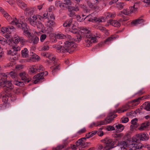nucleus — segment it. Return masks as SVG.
<instances>
[{
    "mask_svg": "<svg viewBox=\"0 0 150 150\" xmlns=\"http://www.w3.org/2000/svg\"><path fill=\"white\" fill-rule=\"evenodd\" d=\"M76 47L77 46L74 42L69 40L65 42L63 46L57 45L56 48L58 52H69V53H71Z\"/></svg>",
    "mask_w": 150,
    "mask_h": 150,
    "instance_id": "f257e3e1",
    "label": "nucleus"
},
{
    "mask_svg": "<svg viewBox=\"0 0 150 150\" xmlns=\"http://www.w3.org/2000/svg\"><path fill=\"white\" fill-rule=\"evenodd\" d=\"M81 33H83L85 39L86 44L85 46L87 47H89L91 46L92 43L97 42V39L95 37H92L90 31L86 28H83L81 31Z\"/></svg>",
    "mask_w": 150,
    "mask_h": 150,
    "instance_id": "f03ea898",
    "label": "nucleus"
},
{
    "mask_svg": "<svg viewBox=\"0 0 150 150\" xmlns=\"http://www.w3.org/2000/svg\"><path fill=\"white\" fill-rule=\"evenodd\" d=\"M81 33H83L85 39L86 44L85 46L87 47H89L91 46L92 43L97 42V39L95 37H92L90 31L86 28H83L81 31Z\"/></svg>",
    "mask_w": 150,
    "mask_h": 150,
    "instance_id": "7ed1b4c3",
    "label": "nucleus"
},
{
    "mask_svg": "<svg viewBox=\"0 0 150 150\" xmlns=\"http://www.w3.org/2000/svg\"><path fill=\"white\" fill-rule=\"evenodd\" d=\"M10 23L12 25H15L18 28H21L23 31V34L27 37H29L31 34L29 32V28L28 26H27V24L23 21L19 22V20L15 18L13 21H11Z\"/></svg>",
    "mask_w": 150,
    "mask_h": 150,
    "instance_id": "20e7f679",
    "label": "nucleus"
},
{
    "mask_svg": "<svg viewBox=\"0 0 150 150\" xmlns=\"http://www.w3.org/2000/svg\"><path fill=\"white\" fill-rule=\"evenodd\" d=\"M28 20L30 25L35 27L36 26L38 28L41 29L44 26L41 22V20L39 15H34L31 16L28 18Z\"/></svg>",
    "mask_w": 150,
    "mask_h": 150,
    "instance_id": "39448f33",
    "label": "nucleus"
},
{
    "mask_svg": "<svg viewBox=\"0 0 150 150\" xmlns=\"http://www.w3.org/2000/svg\"><path fill=\"white\" fill-rule=\"evenodd\" d=\"M13 87L12 88L8 89V88H10V86L7 87V88H5V86H4L3 89L4 92H1L0 94V97H2V100L4 102H6L9 98H10L11 100H14L16 99V97L12 95L10 93V91L13 89Z\"/></svg>",
    "mask_w": 150,
    "mask_h": 150,
    "instance_id": "423d86ee",
    "label": "nucleus"
},
{
    "mask_svg": "<svg viewBox=\"0 0 150 150\" xmlns=\"http://www.w3.org/2000/svg\"><path fill=\"white\" fill-rule=\"evenodd\" d=\"M101 142L105 144L104 150H109L114 147L115 142L111 139L106 137L101 140Z\"/></svg>",
    "mask_w": 150,
    "mask_h": 150,
    "instance_id": "0eeeda50",
    "label": "nucleus"
},
{
    "mask_svg": "<svg viewBox=\"0 0 150 150\" xmlns=\"http://www.w3.org/2000/svg\"><path fill=\"white\" fill-rule=\"evenodd\" d=\"M7 76L4 74H0V83L1 85H4L5 88L10 86V88L8 89H11L13 87V84L11 81H6Z\"/></svg>",
    "mask_w": 150,
    "mask_h": 150,
    "instance_id": "6e6552de",
    "label": "nucleus"
},
{
    "mask_svg": "<svg viewBox=\"0 0 150 150\" xmlns=\"http://www.w3.org/2000/svg\"><path fill=\"white\" fill-rule=\"evenodd\" d=\"M44 68L42 65H33L30 67L29 69L30 73L36 74L38 72H40V70L43 71Z\"/></svg>",
    "mask_w": 150,
    "mask_h": 150,
    "instance_id": "1a4fd4ad",
    "label": "nucleus"
},
{
    "mask_svg": "<svg viewBox=\"0 0 150 150\" xmlns=\"http://www.w3.org/2000/svg\"><path fill=\"white\" fill-rule=\"evenodd\" d=\"M45 73L44 72H41L40 73L37 74L35 76L33 77V78L35 79L34 81V83L35 84L37 83L38 82H42L44 80V77L43 75Z\"/></svg>",
    "mask_w": 150,
    "mask_h": 150,
    "instance_id": "9d476101",
    "label": "nucleus"
},
{
    "mask_svg": "<svg viewBox=\"0 0 150 150\" xmlns=\"http://www.w3.org/2000/svg\"><path fill=\"white\" fill-rule=\"evenodd\" d=\"M28 42L30 43H33V44L38 43L39 39L35 35L31 34L29 37H28Z\"/></svg>",
    "mask_w": 150,
    "mask_h": 150,
    "instance_id": "9b49d317",
    "label": "nucleus"
},
{
    "mask_svg": "<svg viewBox=\"0 0 150 150\" xmlns=\"http://www.w3.org/2000/svg\"><path fill=\"white\" fill-rule=\"evenodd\" d=\"M19 76L22 80L24 82L28 83L30 81L31 79L28 77V75L24 72H21L19 74Z\"/></svg>",
    "mask_w": 150,
    "mask_h": 150,
    "instance_id": "f8f14e48",
    "label": "nucleus"
},
{
    "mask_svg": "<svg viewBox=\"0 0 150 150\" xmlns=\"http://www.w3.org/2000/svg\"><path fill=\"white\" fill-rule=\"evenodd\" d=\"M130 13V11H128V10L126 9H124L123 11L121 12L120 16L122 17V18L120 19L119 21L120 22H122L123 21H127L128 20V18L127 17H123V14H124L126 15H129Z\"/></svg>",
    "mask_w": 150,
    "mask_h": 150,
    "instance_id": "ddd939ff",
    "label": "nucleus"
},
{
    "mask_svg": "<svg viewBox=\"0 0 150 150\" xmlns=\"http://www.w3.org/2000/svg\"><path fill=\"white\" fill-rule=\"evenodd\" d=\"M115 110L112 112H110L109 113V116H108L105 119L106 120L107 124L110 123L116 117L117 115L116 114H115L114 113Z\"/></svg>",
    "mask_w": 150,
    "mask_h": 150,
    "instance_id": "4468645a",
    "label": "nucleus"
},
{
    "mask_svg": "<svg viewBox=\"0 0 150 150\" xmlns=\"http://www.w3.org/2000/svg\"><path fill=\"white\" fill-rule=\"evenodd\" d=\"M20 50V48L19 47H12L11 50L8 51V54L9 55L14 56L17 54V52Z\"/></svg>",
    "mask_w": 150,
    "mask_h": 150,
    "instance_id": "2eb2a0df",
    "label": "nucleus"
},
{
    "mask_svg": "<svg viewBox=\"0 0 150 150\" xmlns=\"http://www.w3.org/2000/svg\"><path fill=\"white\" fill-rule=\"evenodd\" d=\"M30 60L33 62L35 61L36 60L38 61L40 59V57L39 56L36 54L32 52H30Z\"/></svg>",
    "mask_w": 150,
    "mask_h": 150,
    "instance_id": "dca6fc26",
    "label": "nucleus"
},
{
    "mask_svg": "<svg viewBox=\"0 0 150 150\" xmlns=\"http://www.w3.org/2000/svg\"><path fill=\"white\" fill-rule=\"evenodd\" d=\"M13 42L15 44L18 43L19 42H21V43L23 44L26 42L24 38L21 37H19L17 36V37H15L13 40Z\"/></svg>",
    "mask_w": 150,
    "mask_h": 150,
    "instance_id": "f3484780",
    "label": "nucleus"
},
{
    "mask_svg": "<svg viewBox=\"0 0 150 150\" xmlns=\"http://www.w3.org/2000/svg\"><path fill=\"white\" fill-rule=\"evenodd\" d=\"M87 4L89 7L92 9H98V4L95 2L92 3L90 1H88L87 2Z\"/></svg>",
    "mask_w": 150,
    "mask_h": 150,
    "instance_id": "a211bd4d",
    "label": "nucleus"
},
{
    "mask_svg": "<svg viewBox=\"0 0 150 150\" xmlns=\"http://www.w3.org/2000/svg\"><path fill=\"white\" fill-rule=\"evenodd\" d=\"M150 125V122L149 121L142 123L141 126L138 128V129L140 131L145 130Z\"/></svg>",
    "mask_w": 150,
    "mask_h": 150,
    "instance_id": "6ab92c4d",
    "label": "nucleus"
},
{
    "mask_svg": "<svg viewBox=\"0 0 150 150\" xmlns=\"http://www.w3.org/2000/svg\"><path fill=\"white\" fill-rule=\"evenodd\" d=\"M127 146V142L125 141H119L118 142L117 146H119L122 149L124 150L126 149Z\"/></svg>",
    "mask_w": 150,
    "mask_h": 150,
    "instance_id": "aec40b11",
    "label": "nucleus"
},
{
    "mask_svg": "<svg viewBox=\"0 0 150 150\" xmlns=\"http://www.w3.org/2000/svg\"><path fill=\"white\" fill-rule=\"evenodd\" d=\"M16 2L17 5L22 9H25L27 5L22 0H16Z\"/></svg>",
    "mask_w": 150,
    "mask_h": 150,
    "instance_id": "412c9836",
    "label": "nucleus"
},
{
    "mask_svg": "<svg viewBox=\"0 0 150 150\" xmlns=\"http://www.w3.org/2000/svg\"><path fill=\"white\" fill-rule=\"evenodd\" d=\"M139 138L141 141H147L149 139V136L147 134L143 133L139 134Z\"/></svg>",
    "mask_w": 150,
    "mask_h": 150,
    "instance_id": "4be33fe9",
    "label": "nucleus"
},
{
    "mask_svg": "<svg viewBox=\"0 0 150 150\" xmlns=\"http://www.w3.org/2000/svg\"><path fill=\"white\" fill-rule=\"evenodd\" d=\"M109 23L112 26L116 27H120V23L117 21L110 19L109 21Z\"/></svg>",
    "mask_w": 150,
    "mask_h": 150,
    "instance_id": "5701e85b",
    "label": "nucleus"
},
{
    "mask_svg": "<svg viewBox=\"0 0 150 150\" xmlns=\"http://www.w3.org/2000/svg\"><path fill=\"white\" fill-rule=\"evenodd\" d=\"M129 106L127 105H126L123 107L122 108L119 109L118 110H116V111H115V112H118L119 113L124 112L127 110L129 108Z\"/></svg>",
    "mask_w": 150,
    "mask_h": 150,
    "instance_id": "b1692460",
    "label": "nucleus"
},
{
    "mask_svg": "<svg viewBox=\"0 0 150 150\" xmlns=\"http://www.w3.org/2000/svg\"><path fill=\"white\" fill-rule=\"evenodd\" d=\"M8 41L0 36V43L1 44L4 46H7L9 44L8 43Z\"/></svg>",
    "mask_w": 150,
    "mask_h": 150,
    "instance_id": "393cba45",
    "label": "nucleus"
},
{
    "mask_svg": "<svg viewBox=\"0 0 150 150\" xmlns=\"http://www.w3.org/2000/svg\"><path fill=\"white\" fill-rule=\"evenodd\" d=\"M1 13L7 21H10L12 19L11 17L6 12L4 11V10H2Z\"/></svg>",
    "mask_w": 150,
    "mask_h": 150,
    "instance_id": "a878e982",
    "label": "nucleus"
},
{
    "mask_svg": "<svg viewBox=\"0 0 150 150\" xmlns=\"http://www.w3.org/2000/svg\"><path fill=\"white\" fill-rule=\"evenodd\" d=\"M113 126L116 128V130L119 132L122 131L124 129V126L121 124H114Z\"/></svg>",
    "mask_w": 150,
    "mask_h": 150,
    "instance_id": "bb28decb",
    "label": "nucleus"
},
{
    "mask_svg": "<svg viewBox=\"0 0 150 150\" xmlns=\"http://www.w3.org/2000/svg\"><path fill=\"white\" fill-rule=\"evenodd\" d=\"M139 7V4L138 3H135L134 6H132L130 9V13L135 12Z\"/></svg>",
    "mask_w": 150,
    "mask_h": 150,
    "instance_id": "cd10ccee",
    "label": "nucleus"
},
{
    "mask_svg": "<svg viewBox=\"0 0 150 150\" xmlns=\"http://www.w3.org/2000/svg\"><path fill=\"white\" fill-rule=\"evenodd\" d=\"M144 20L143 19L139 18L134 21H133L131 22L132 24H134V25L142 23L144 22Z\"/></svg>",
    "mask_w": 150,
    "mask_h": 150,
    "instance_id": "c85d7f7f",
    "label": "nucleus"
},
{
    "mask_svg": "<svg viewBox=\"0 0 150 150\" xmlns=\"http://www.w3.org/2000/svg\"><path fill=\"white\" fill-rule=\"evenodd\" d=\"M78 5H79V4H77L75 5V6H68V10H70L72 11H79V9L78 7Z\"/></svg>",
    "mask_w": 150,
    "mask_h": 150,
    "instance_id": "c756f323",
    "label": "nucleus"
},
{
    "mask_svg": "<svg viewBox=\"0 0 150 150\" xmlns=\"http://www.w3.org/2000/svg\"><path fill=\"white\" fill-rule=\"evenodd\" d=\"M28 49L25 48L21 51V54L23 57L26 58L28 56Z\"/></svg>",
    "mask_w": 150,
    "mask_h": 150,
    "instance_id": "7c9ffc66",
    "label": "nucleus"
},
{
    "mask_svg": "<svg viewBox=\"0 0 150 150\" xmlns=\"http://www.w3.org/2000/svg\"><path fill=\"white\" fill-rule=\"evenodd\" d=\"M138 120L137 118H135L132 120L131 121V123L132 125L130 126V127L134 126L135 128H137L139 126V124L137 123Z\"/></svg>",
    "mask_w": 150,
    "mask_h": 150,
    "instance_id": "2f4dec72",
    "label": "nucleus"
},
{
    "mask_svg": "<svg viewBox=\"0 0 150 150\" xmlns=\"http://www.w3.org/2000/svg\"><path fill=\"white\" fill-rule=\"evenodd\" d=\"M142 107L146 110L150 111V102H146L144 103L143 104Z\"/></svg>",
    "mask_w": 150,
    "mask_h": 150,
    "instance_id": "473e14b6",
    "label": "nucleus"
},
{
    "mask_svg": "<svg viewBox=\"0 0 150 150\" xmlns=\"http://www.w3.org/2000/svg\"><path fill=\"white\" fill-rule=\"evenodd\" d=\"M133 142L137 143H139L140 141L139 138V134H136L132 138Z\"/></svg>",
    "mask_w": 150,
    "mask_h": 150,
    "instance_id": "72a5a7b5",
    "label": "nucleus"
},
{
    "mask_svg": "<svg viewBox=\"0 0 150 150\" xmlns=\"http://www.w3.org/2000/svg\"><path fill=\"white\" fill-rule=\"evenodd\" d=\"M72 21L71 20H68L66 21L64 23L63 26L64 27H70L72 25Z\"/></svg>",
    "mask_w": 150,
    "mask_h": 150,
    "instance_id": "f704fd0d",
    "label": "nucleus"
},
{
    "mask_svg": "<svg viewBox=\"0 0 150 150\" xmlns=\"http://www.w3.org/2000/svg\"><path fill=\"white\" fill-rule=\"evenodd\" d=\"M106 18H113L116 16V14L115 13H107L105 15Z\"/></svg>",
    "mask_w": 150,
    "mask_h": 150,
    "instance_id": "c9c22d12",
    "label": "nucleus"
},
{
    "mask_svg": "<svg viewBox=\"0 0 150 150\" xmlns=\"http://www.w3.org/2000/svg\"><path fill=\"white\" fill-rule=\"evenodd\" d=\"M124 6V4L123 2H118L116 4V6L119 10H121L123 8Z\"/></svg>",
    "mask_w": 150,
    "mask_h": 150,
    "instance_id": "e433bc0d",
    "label": "nucleus"
},
{
    "mask_svg": "<svg viewBox=\"0 0 150 150\" xmlns=\"http://www.w3.org/2000/svg\"><path fill=\"white\" fill-rule=\"evenodd\" d=\"M47 58H48V59L51 61H54V63L55 62L56 60L57 59L53 55L51 54L50 53H49L48 57H47Z\"/></svg>",
    "mask_w": 150,
    "mask_h": 150,
    "instance_id": "4c0bfd02",
    "label": "nucleus"
},
{
    "mask_svg": "<svg viewBox=\"0 0 150 150\" xmlns=\"http://www.w3.org/2000/svg\"><path fill=\"white\" fill-rule=\"evenodd\" d=\"M106 122V120H103L98 121L96 122V126H98L99 125H107V123Z\"/></svg>",
    "mask_w": 150,
    "mask_h": 150,
    "instance_id": "58836bf2",
    "label": "nucleus"
},
{
    "mask_svg": "<svg viewBox=\"0 0 150 150\" xmlns=\"http://www.w3.org/2000/svg\"><path fill=\"white\" fill-rule=\"evenodd\" d=\"M81 36L79 34L76 35V37L75 38L74 40L75 41L79 42L81 40Z\"/></svg>",
    "mask_w": 150,
    "mask_h": 150,
    "instance_id": "ea45409f",
    "label": "nucleus"
},
{
    "mask_svg": "<svg viewBox=\"0 0 150 150\" xmlns=\"http://www.w3.org/2000/svg\"><path fill=\"white\" fill-rule=\"evenodd\" d=\"M48 25H49V26L52 27L54 26L55 24V22L53 20H48Z\"/></svg>",
    "mask_w": 150,
    "mask_h": 150,
    "instance_id": "a19ab883",
    "label": "nucleus"
},
{
    "mask_svg": "<svg viewBox=\"0 0 150 150\" xmlns=\"http://www.w3.org/2000/svg\"><path fill=\"white\" fill-rule=\"evenodd\" d=\"M13 83L15 85L20 86H22L24 85L23 82L18 81H14Z\"/></svg>",
    "mask_w": 150,
    "mask_h": 150,
    "instance_id": "79ce46f5",
    "label": "nucleus"
},
{
    "mask_svg": "<svg viewBox=\"0 0 150 150\" xmlns=\"http://www.w3.org/2000/svg\"><path fill=\"white\" fill-rule=\"evenodd\" d=\"M4 58V54L2 49L0 47V61H1Z\"/></svg>",
    "mask_w": 150,
    "mask_h": 150,
    "instance_id": "37998d69",
    "label": "nucleus"
},
{
    "mask_svg": "<svg viewBox=\"0 0 150 150\" xmlns=\"http://www.w3.org/2000/svg\"><path fill=\"white\" fill-rule=\"evenodd\" d=\"M77 143H79V144H80L81 145V148H83L85 146L83 144L84 143V142L83 140H82L81 139H80L78 140L77 141Z\"/></svg>",
    "mask_w": 150,
    "mask_h": 150,
    "instance_id": "c03bdc74",
    "label": "nucleus"
},
{
    "mask_svg": "<svg viewBox=\"0 0 150 150\" xmlns=\"http://www.w3.org/2000/svg\"><path fill=\"white\" fill-rule=\"evenodd\" d=\"M64 147V145L62 144L57 146L55 148H53L52 150H61Z\"/></svg>",
    "mask_w": 150,
    "mask_h": 150,
    "instance_id": "a18cd8bd",
    "label": "nucleus"
},
{
    "mask_svg": "<svg viewBox=\"0 0 150 150\" xmlns=\"http://www.w3.org/2000/svg\"><path fill=\"white\" fill-rule=\"evenodd\" d=\"M9 75L13 79H15L17 77V74L14 71H11L9 74Z\"/></svg>",
    "mask_w": 150,
    "mask_h": 150,
    "instance_id": "49530a36",
    "label": "nucleus"
},
{
    "mask_svg": "<svg viewBox=\"0 0 150 150\" xmlns=\"http://www.w3.org/2000/svg\"><path fill=\"white\" fill-rule=\"evenodd\" d=\"M116 37L114 36H112L110 37H108L105 40V42H107L111 41L116 38Z\"/></svg>",
    "mask_w": 150,
    "mask_h": 150,
    "instance_id": "de8ad7c7",
    "label": "nucleus"
},
{
    "mask_svg": "<svg viewBox=\"0 0 150 150\" xmlns=\"http://www.w3.org/2000/svg\"><path fill=\"white\" fill-rule=\"evenodd\" d=\"M94 21H98L99 22H103L104 21V20H103V17H101V18L100 19L97 18L96 17H95L94 18Z\"/></svg>",
    "mask_w": 150,
    "mask_h": 150,
    "instance_id": "09e8293b",
    "label": "nucleus"
},
{
    "mask_svg": "<svg viewBox=\"0 0 150 150\" xmlns=\"http://www.w3.org/2000/svg\"><path fill=\"white\" fill-rule=\"evenodd\" d=\"M65 35H64L63 34H57L56 37L57 38L59 39H62L65 38Z\"/></svg>",
    "mask_w": 150,
    "mask_h": 150,
    "instance_id": "8fccbe9b",
    "label": "nucleus"
},
{
    "mask_svg": "<svg viewBox=\"0 0 150 150\" xmlns=\"http://www.w3.org/2000/svg\"><path fill=\"white\" fill-rule=\"evenodd\" d=\"M85 19H87V21L90 22H93V21H94V18H91V15H89V16H87L85 18Z\"/></svg>",
    "mask_w": 150,
    "mask_h": 150,
    "instance_id": "3c124183",
    "label": "nucleus"
},
{
    "mask_svg": "<svg viewBox=\"0 0 150 150\" xmlns=\"http://www.w3.org/2000/svg\"><path fill=\"white\" fill-rule=\"evenodd\" d=\"M143 96L139 97L133 100V102L134 103L139 102L141 100L144 99Z\"/></svg>",
    "mask_w": 150,
    "mask_h": 150,
    "instance_id": "603ef678",
    "label": "nucleus"
},
{
    "mask_svg": "<svg viewBox=\"0 0 150 150\" xmlns=\"http://www.w3.org/2000/svg\"><path fill=\"white\" fill-rule=\"evenodd\" d=\"M60 67L59 65L56 66L54 67L53 68L52 70V71L53 73L59 70L60 69Z\"/></svg>",
    "mask_w": 150,
    "mask_h": 150,
    "instance_id": "864d4df0",
    "label": "nucleus"
},
{
    "mask_svg": "<svg viewBox=\"0 0 150 150\" xmlns=\"http://www.w3.org/2000/svg\"><path fill=\"white\" fill-rule=\"evenodd\" d=\"M69 13L68 15L71 17H73L75 14V13L74 12L70 10H68Z\"/></svg>",
    "mask_w": 150,
    "mask_h": 150,
    "instance_id": "5fc2aeb1",
    "label": "nucleus"
},
{
    "mask_svg": "<svg viewBox=\"0 0 150 150\" xmlns=\"http://www.w3.org/2000/svg\"><path fill=\"white\" fill-rule=\"evenodd\" d=\"M47 37V35L45 34L42 35L40 37V40L41 42H43Z\"/></svg>",
    "mask_w": 150,
    "mask_h": 150,
    "instance_id": "6e6d98bb",
    "label": "nucleus"
},
{
    "mask_svg": "<svg viewBox=\"0 0 150 150\" xmlns=\"http://www.w3.org/2000/svg\"><path fill=\"white\" fill-rule=\"evenodd\" d=\"M86 130L85 128H84L80 130H79L78 132V133L80 134H81L82 133H84L86 131Z\"/></svg>",
    "mask_w": 150,
    "mask_h": 150,
    "instance_id": "4d7b16f0",
    "label": "nucleus"
},
{
    "mask_svg": "<svg viewBox=\"0 0 150 150\" xmlns=\"http://www.w3.org/2000/svg\"><path fill=\"white\" fill-rule=\"evenodd\" d=\"M97 133L99 136L100 137L103 136L104 134V133L103 131L100 130H99L97 131Z\"/></svg>",
    "mask_w": 150,
    "mask_h": 150,
    "instance_id": "13d9d810",
    "label": "nucleus"
},
{
    "mask_svg": "<svg viewBox=\"0 0 150 150\" xmlns=\"http://www.w3.org/2000/svg\"><path fill=\"white\" fill-rule=\"evenodd\" d=\"M122 123H125L128 121L129 119L128 117L123 118L121 119Z\"/></svg>",
    "mask_w": 150,
    "mask_h": 150,
    "instance_id": "bf43d9fd",
    "label": "nucleus"
},
{
    "mask_svg": "<svg viewBox=\"0 0 150 150\" xmlns=\"http://www.w3.org/2000/svg\"><path fill=\"white\" fill-rule=\"evenodd\" d=\"M107 129L108 131L113 130H115V128L114 127H113L112 126H107Z\"/></svg>",
    "mask_w": 150,
    "mask_h": 150,
    "instance_id": "052dcab7",
    "label": "nucleus"
},
{
    "mask_svg": "<svg viewBox=\"0 0 150 150\" xmlns=\"http://www.w3.org/2000/svg\"><path fill=\"white\" fill-rule=\"evenodd\" d=\"M136 145H137V143L132 144L131 145V147L132 150H136L137 149V148H136Z\"/></svg>",
    "mask_w": 150,
    "mask_h": 150,
    "instance_id": "680f3d73",
    "label": "nucleus"
},
{
    "mask_svg": "<svg viewBox=\"0 0 150 150\" xmlns=\"http://www.w3.org/2000/svg\"><path fill=\"white\" fill-rule=\"evenodd\" d=\"M1 31L3 34L5 33L6 32L8 31L7 29L6 28H2Z\"/></svg>",
    "mask_w": 150,
    "mask_h": 150,
    "instance_id": "e2e57ef3",
    "label": "nucleus"
},
{
    "mask_svg": "<svg viewBox=\"0 0 150 150\" xmlns=\"http://www.w3.org/2000/svg\"><path fill=\"white\" fill-rule=\"evenodd\" d=\"M142 144H137V145H136V148L137 149H140L142 148Z\"/></svg>",
    "mask_w": 150,
    "mask_h": 150,
    "instance_id": "0e129e2a",
    "label": "nucleus"
},
{
    "mask_svg": "<svg viewBox=\"0 0 150 150\" xmlns=\"http://www.w3.org/2000/svg\"><path fill=\"white\" fill-rule=\"evenodd\" d=\"M49 48V46L47 45L44 46L42 48V50L44 51L48 50Z\"/></svg>",
    "mask_w": 150,
    "mask_h": 150,
    "instance_id": "69168bd1",
    "label": "nucleus"
},
{
    "mask_svg": "<svg viewBox=\"0 0 150 150\" xmlns=\"http://www.w3.org/2000/svg\"><path fill=\"white\" fill-rule=\"evenodd\" d=\"M53 28L49 26V27L47 28L46 30V31L47 33H50L52 32V31Z\"/></svg>",
    "mask_w": 150,
    "mask_h": 150,
    "instance_id": "338daca9",
    "label": "nucleus"
},
{
    "mask_svg": "<svg viewBox=\"0 0 150 150\" xmlns=\"http://www.w3.org/2000/svg\"><path fill=\"white\" fill-rule=\"evenodd\" d=\"M137 112H138L137 110H136V111H131L130 112V113H131V116H135V115L137 113Z\"/></svg>",
    "mask_w": 150,
    "mask_h": 150,
    "instance_id": "774afa93",
    "label": "nucleus"
}]
</instances>
